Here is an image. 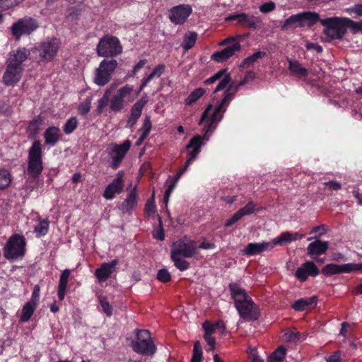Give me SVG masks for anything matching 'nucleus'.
Listing matches in <instances>:
<instances>
[{
	"label": "nucleus",
	"instance_id": "51",
	"mask_svg": "<svg viewBox=\"0 0 362 362\" xmlns=\"http://www.w3.org/2000/svg\"><path fill=\"white\" fill-rule=\"evenodd\" d=\"M157 279L162 282H168L171 279V275L166 269H161L158 272Z\"/></svg>",
	"mask_w": 362,
	"mask_h": 362
},
{
	"label": "nucleus",
	"instance_id": "41",
	"mask_svg": "<svg viewBox=\"0 0 362 362\" xmlns=\"http://www.w3.org/2000/svg\"><path fill=\"white\" fill-rule=\"evenodd\" d=\"M171 259L173 261L175 266L180 271H185L189 267V264L182 257L171 255Z\"/></svg>",
	"mask_w": 362,
	"mask_h": 362
},
{
	"label": "nucleus",
	"instance_id": "19",
	"mask_svg": "<svg viewBox=\"0 0 362 362\" xmlns=\"http://www.w3.org/2000/svg\"><path fill=\"white\" fill-rule=\"evenodd\" d=\"M319 274V269L316 265L310 261L303 263L295 274L296 277L300 281H305L308 276H316Z\"/></svg>",
	"mask_w": 362,
	"mask_h": 362
},
{
	"label": "nucleus",
	"instance_id": "18",
	"mask_svg": "<svg viewBox=\"0 0 362 362\" xmlns=\"http://www.w3.org/2000/svg\"><path fill=\"white\" fill-rule=\"evenodd\" d=\"M356 272L355 263L344 264H328L322 269V273L325 276Z\"/></svg>",
	"mask_w": 362,
	"mask_h": 362
},
{
	"label": "nucleus",
	"instance_id": "12",
	"mask_svg": "<svg viewBox=\"0 0 362 362\" xmlns=\"http://www.w3.org/2000/svg\"><path fill=\"white\" fill-rule=\"evenodd\" d=\"M37 28L38 23L35 19L30 17H25L14 23L12 25L11 30L12 35L16 39H19L24 35H30Z\"/></svg>",
	"mask_w": 362,
	"mask_h": 362
},
{
	"label": "nucleus",
	"instance_id": "3",
	"mask_svg": "<svg viewBox=\"0 0 362 362\" xmlns=\"http://www.w3.org/2000/svg\"><path fill=\"white\" fill-rule=\"evenodd\" d=\"M319 20V15L315 12H301L291 16L282 25L281 30L295 29L298 27H310Z\"/></svg>",
	"mask_w": 362,
	"mask_h": 362
},
{
	"label": "nucleus",
	"instance_id": "30",
	"mask_svg": "<svg viewBox=\"0 0 362 362\" xmlns=\"http://www.w3.org/2000/svg\"><path fill=\"white\" fill-rule=\"evenodd\" d=\"M60 130L58 127H51L45 132V143L49 146H54L59 139Z\"/></svg>",
	"mask_w": 362,
	"mask_h": 362
},
{
	"label": "nucleus",
	"instance_id": "61",
	"mask_svg": "<svg viewBox=\"0 0 362 362\" xmlns=\"http://www.w3.org/2000/svg\"><path fill=\"white\" fill-rule=\"evenodd\" d=\"M323 185L325 186H328L329 189L334 190V191L339 190L341 188V185L337 180H331L329 182H325L323 183Z\"/></svg>",
	"mask_w": 362,
	"mask_h": 362
},
{
	"label": "nucleus",
	"instance_id": "14",
	"mask_svg": "<svg viewBox=\"0 0 362 362\" xmlns=\"http://www.w3.org/2000/svg\"><path fill=\"white\" fill-rule=\"evenodd\" d=\"M130 146L131 142L129 140H126L122 144L113 145L111 148H108L109 155L112 159L110 165L112 168L116 169L118 168Z\"/></svg>",
	"mask_w": 362,
	"mask_h": 362
},
{
	"label": "nucleus",
	"instance_id": "35",
	"mask_svg": "<svg viewBox=\"0 0 362 362\" xmlns=\"http://www.w3.org/2000/svg\"><path fill=\"white\" fill-rule=\"evenodd\" d=\"M266 56V52L258 51L253 54L246 57L241 63L240 67H249L252 65L257 59H262Z\"/></svg>",
	"mask_w": 362,
	"mask_h": 362
},
{
	"label": "nucleus",
	"instance_id": "39",
	"mask_svg": "<svg viewBox=\"0 0 362 362\" xmlns=\"http://www.w3.org/2000/svg\"><path fill=\"white\" fill-rule=\"evenodd\" d=\"M224 323L223 321L217 322L214 324H211L209 322L206 321L203 323L202 327L204 329V334H212L216 329H219L221 327H223Z\"/></svg>",
	"mask_w": 362,
	"mask_h": 362
},
{
	"label": "nucleus",
	"instance_id": "44",
	"mask_svg": "<svg viewBox=\"0 0 362 362\" xmlns=\"http://www.w3.org/2000/svg\"><path fill=\"white\" fill-rule=\"evenodd\" d=\"M11 181L9 173L6 170H0V189L7 187Z\"/></svg>",
	"mask_w": 362,
	"mask_h": 362
},
{
	"label": "nucleus",
	"instance_id": "26",
	"mask_svg": "<svg viewBox=\"0 0 362 362\" xmlns=\"http://www.w3.org/2000/svg\"><path fill=\"white\" fill-rule=\"evenodd\" d=\"M304 236L305 234H300L298 232L291 233L288 231H286L281 233L280 235L275 238L271 242L273 244L274 247L275 245H284L291 242L295 241L296 240L301 239Z\"/></svg>",
	"mask_w": 362,
	"mask_h": 362
},
{
	"label": "nucleus",
	"instance_id": "52",
	"mask_svg": "<svg viewBox=\"0 0 362 362\" xmlns=\"http://www.w3.org/2000/svg\"><path fill=\"white\" fill-rule=\"evenodd\" d=\"M211 59L216 62H223L226 60V48H224L220 52L214 53L211 55Z\"/></svg>",
	"mask_w": 362,
	"mask_h": 362
},
{
	"label": "nucleus",
	"instance_id": "42",
	"mask_svg": "<svg viewBox=\"0 0 362 362\" xmlns=\"http://www.w3.org/2000/svg\"><path fill=\"white\" fill-rule=\"evenodd\" d=\"M78 127V120L76 117L69 118L64 126V132L66 134H71Z\"/></svg>",
	"mask_w": 362,
	"mask_h": 362
},
{
	"label": "nucleus",
	"instance_id": "24",
	"mask_svg": "<svg viewBox=\"0 0 362 362\" xmlns=\"http://www.w3.org/2000/svg\"><path fill=\"white\" fill-rule=\"evenodd\" d=\"M118 264L117 259L111 262L103 263L95 270V274L100 282L107 280L113 273L115 266Z\"/></svg>",
	"mask_w": 362,
	"mask_h": 362
},
{
	"label": "nucleus",
	"instance_id": "50",
	"mask_svg": "<svg viewBox=\"0 0 362 362\" xmlns=\"http://www.w3.org/2000/svg\"><path fill=\"white\" fill-rule=\"evenodd\" d=\"M247 354L250 362H264L263 359L258 355L257 350L255 348L250 347Z\"/></svg>",
	"mask_w": 362,
	"mask_h": 362
},
{
	"label": "nucleus",
	"instance_id": "21",
	"mask_svg": "<svg viewBox=\"0 0 362 362\" xmlns=\"http://www.w3.org/2000/svg\"><path fill=\"white\" fill-rule=\"evenodd\" d=\"M235 20L243 26L251 28H256L260 23L259 18L254 16H249L245 13H240L235 15L228 16V21Z\"/></svg>",
	"mask_w": 362,
	"mask_h": 362
},
{
	"label": "nucleus",
	"instance_id": "56",
	"mask_svg": "<svg viewBox=\"0 0 362 362\" xmlns=\"http://www.w3.org/2000/svg\"><path fill=\"white\" fill-rule=\"evenodd\" d=\"M151 122L150 117H146L144 124L142 126V128L141 129V131H142V133L144 134V136H147L151 131Z\"/></svg>",
	"mask_w": 362,
	"mask_h": 362
},
{
	"label": "nucleus",
	"instance_id": "20",
	"mask_svg": "<svg viewBox=\"0 0 362 362\" xmlns=\"http://www.w3.org/2000/svg\"><path fill=\"white\" fill-rule=\"evenodd\" d=\"M272 249L273 244L272 242L251 243L242 250V253L244 255L252 256Z\"/></svg>",
	"mask_w": 362,
	"mask_h": 362
},
{
	"label": "nucleus",
	"instance_id": "48",
	"mask_svg": "<svg viewBox=\"0 0 362 362\" xmlns=\"http://www.w3.org/2000/svg\"><path fill=\"white\" fill-rule=\"evenodd\" d=\"M165 69V65L159 64L153 69L152 72L147 77L150 81L153 78H159L163 74Z\"/></svg>",
	"mask_w": 362,
	"mask_h": 362
},
{
	"label": "nucleus",
	"instance_id": "7",
	"mask_svg": "<svg viewBox=\"0 0 362 362\" xmlns=\"http://www.w3.org/2000/svg\"><path fill=\"white\" fill-rule=\"evenodd\" d=\"M320 23L325 26L324 33L332 39H341L346 33L344 18H327L322 19Z\"/></svg>",
	"mask_w": 362,
	"mask_h": 362
},
{
	"label": "nucleus",
	"instance_id": "16",
	"mask_svg": "<svg viewBox=\"0 0 362 362\" xmlns=\"http://www.w3.org/2000/svg\"><path fill=\"white\" fill-rule=\"evenodd\" d=\"M192 8L188 4H181L173 7L169 13V18L175 24H182L192 13Z\"/></svg>",
	"mask_w": 362,
	"mask_h": 362
},
{
	"label": "nucleus",
	"instance_id": "37",
	"mask_svg": "<svg viewBox=\"0 0 362 362\" xmlns=\"http://www.w3.org/2000/svg\"><path fill=\"white\" fill-rule=\"evenodd\" d=\"M240 45L236 38L228 37V59L240 52Z\"/></svg>",
	"mask_w": 362,
	"mask_h": 362
},
{
	"label": "nucleus",
	"instance_id": "53",
	"mask_svg": "<svg viewBox=\"0 0 362 362\" xmlns=\"http://www.w3.org/2000/svg\"><path fill=\"white\" fill-rule=\"evenodd\" d=\"M69 275H70V271L69 269H66L62 272V273L60 276V279H59V286H58L59 287L66 288Z\"/></svg>",
	"mask_w": 362,
	"mask_h": 362
},
{
	"label": "nucleus",
	"instance_id": "31",
	"mask_svg": "<svg viewBox=\"0 0 362 362\" xmlns=\"http://www.w3.org/2000/svg\"><path fill=\"white\" fill-rule=\"evenodd\" d=\"M147 103V97L146 95L143 96L132 106L130 116L139 119L141 117L144 107L146 105Z\"/></svg>",
	"mask_w": 362,
	"mask_h": 362
},
{
	"label": "nucleus",
	"instance_id": "9",
	"mask_svg": "<svg viewBox=\"0 0 362 362\" xmlns=\"http://www.w3.org/2000/svg\"><path fill=\"white\" fill-rule=\"evenodd\" d=\"M117 64V60L114 59H103L95 71V83L100 86L107 84L110 81V76L114 73Z\"/></svg>",
	"mask_w": 362,
	"mask_h": 362
},
{
	"label": "nucleus",
	"instance_id": "17",
	"mask_svg": "<svg viewBox=\"0 0 362 362\" xmlns=\"http://www.w3.org/2000/svg\"><path fill=\"white\" fill-rule=\"evenodd\" d=\"M6 69L3 76V82L6 86H13L21 78L23 66H16L6 64Z\"/></svg>",
	"mask_w": 362,
	"mask_h": 362
},
{
	"label": "nucleus",
	"instance_id": "23",
	"mask_svg": "<svg viewBox=\"0 0 362 362\" xmlns=\"http://www.w3.org/2000/svg\"><path fill=\"white\" fill-rule=\"evenodd\" d=\"M29 49L25 48L18 49L9 54L6 64H13L16 66H23V62L30 55Z\"/></svg>",
	"mask_w": 362,
	"mask_h": 362
},
{
	"label": "nucleus",
	"instance_id": "27",
	"mask_svg": "<svg viewBox=\"0 0 362 362\" xmlns=\"http://www.w3.org/2000/svg\"><path fill=\"white\" fill-rule=\"evenodd\" d=\"M137 205L136 188L134 187L127 198L120 204L119 210L122 213L130 214Z\"/></svg>",
	"mask_w": 362,
	"mask_h": 362
},
{
	"label": "nucleus",
	"instance_id": "54",
	"mask_svg": "<svg viewBox=\"0 0 362 362\" xmlns=\"http://www.w3.org/2000/svg\"><path fill=\"white\" fill-rule=\"evenodd\" d=\"M40 286L35 285L34 286V288H33V291L32 293L31 299L29 302L33 305H37V304L39 303V299H40Z\"/></svg>",
	"mask_w": 362,
	"mask_h": 362
},
{
	"label": "nucleus",
	"instance_id": "22",
	"mask_svg": "<svg viewBox=\"0 0 362 362\" xmlns=\"http://www.w3.org/2000/svg\"><path fill=\"white\" fill-rule=\"evenodd\" d=\"M328 247L329 243L327 241H322L317 239L308 245L307 247V252L310 257L314 258L317 256L325 254L327 252Z\"/></svg>",
	"mask_w": 362,
	"mask_h": 362
},
{
	"label": "nucleus",
	"instance_id": "10",
	"mask_svg": "<svg viewBox=\"0 0 362 362\" xmlns=\"http://www.w3.org/2000/svg\"><path fill=\"white\" fill-rule=\"evenodd\" d=\"M197 249V243L187 238L184 237L182 239L173 243L171 250V255H176L184 258H189L192 257Z\"/></svg>",
	"mask_w": 362,
	"mask_h": 362
},
{
	"label": "nucleus",
	"instance_id": "15",
	"mask_svg": "<svg viewBox=\"0 0 362 362\" xmlns=\"http://www.w3.org/2000/svg\"><path fill=\"white\" fill-rule=\"evenodd\" d=\"M123 177L124 172H118L116 177L106 187L103 194L106 199L111 200L123 191L124 187Z\"/></svg>",
	"mask_w": 362,
	"mask_h": 362
},
{
	"label": "nucleus",
	"instance_id": "58",
	"mask_svg": "<svg viewBox=\"0 0 362 362\" xmlns=\"http://www.w3.org/2000/svg\"><path fill=\"white\" fill-rule=\"evenodd\" d=\"M255 209V204L250 202L247 204L244 207L240 209V211L243 214V216L251 214L254 212Z\"/></svg>",
	"mask_w": 362,
	"mask_h": 362
},
{
	"label": "nucleus",
	"instance_id": "8",
	"mask_svg": "<svg viewBox=\"0 0 362 362\" xmlns=\"http://www.w3.org/2000/svg\"><path fill=\"white\" fill-rule=\"evenodd\" d=\"M132 349L138 354L148 356L155 353L156 347L148 330H138L137 340L132 344Z\"/></svg>",
	"mask_w": 362,
	"mask_h": 362
},
{
	"label": "nucleus",
	"instance_id": "29",
	"mask_svg": "<svg viewBox=\"0 0 362 362\" xmlns=\"http://www.w3.org/2000/svg\"><path fill=\"white\" fill-rule=\"evenodd\" d=\"M288 70L293 76L298 78H305L308 74V70L296 60H289Z\"/></svg>",
	"mask_w": 362,
	"mask_h": 362
},
{
	"label": "nucleus",
	"instance_id": "34",
	"mask_svg": "<svg viewBox=\"0 0 362 362\" xmlns=\"http://www.w3.org/2000/svg\"><path fill=\"white\" fill-rule=\"evenodd\" d=\"M286 350L283 346H279L268 358V362H283Z\"/></svg>",
	"mask_w": 362,
	"mask_h": 362
},
{
	"label": "nucleus",
	"instance_id": "25",
	"mask_svg": "<svg viewBox=\"0 0 362 362\" xmlns=\"http://www.w3.org/2000/svg\"><path fill=\"white\" fill-rule=\"evenodd\" d=\"M205 136H202L200 135H196L192 137L189 144L186 146V148L192 151H189L188 155L190 160H194L197 158L199 153L201 151V147L204 145L203 140Z\"/></svg>",
	"mask_w": 362,
	"mask_h": 362
},
{
	"label": "nucleus",
	"instance_id": "6",
	"mask_svg": "<svg viewBox=\"0 0 362 362\" xmlns=\"http://www.w3.org/2000/svg\"><path fill=\"white\" fill-rule=\"evenodd\" d=\"M25 239L23 235L15 234L10 237L4 248V257L8 259H15L24 256Z\"/></svg>",
	"mask_w": 362,
	"mask_h": 362
},
{
	"label": "nucleus",
	"instance_id": "62",
	"mask_svg": "<svg viewBox=\"0 0 362 362\" xmlns=\"http://www.w3.org/2000/svg\"><path fill=\"white\" fill-rule=\"evenodd\" d=\"M243 216V214L238 210L229 220H228V226H231L240 220Z\"/></svg>",
	"mask_w": 362,
	"mask_h": 362
},
{
	"label": "nucleus",
	"instance_id": "60",
	"mask_svg": "<svg viewBox=\"0 0 362 362\" xmlns=\"http://www.w3.org/2000/svg\"><path fill=\"white\" fill-rule=\"evenodd\" d=\"M226 72V69H222L220 71H218V73H216V74H214V76H212L211 77L207 78L205 81H204V83L205 84H211V83H214L215 81H218V79H220L223 76V74H225Z\"/></svg>",
	"mask_w": 362,
	"mask_h": 362
},
{
	"label": "nucleus",
	"instance_id": "11",
	"mask_svg": "<svg viewBox=\"0 0 362 362\" xmlns=\"http://www.w3.org/2000/svg\"><path fill=\"white\" fill-rule=\"evenodd\" d=\"M133 90L134 88L130 85L120 88L110 100V109L111 111L118 112L124 107L126 100L127 102L132 101L134 98H131V95Z\"/></svg>",
	"mask_w": 362,
	"mask_h": 362
},
{
	"label": "nucleus",
	"instance_id": "45",
	"mask_svg": "<svg viewBox=\"0 0 362 362\" xmlns=\"http://www.w3.org/2000/svg\"><path fill=\"white\" fill-rule=\"evenodd\" d=\"M100 304L103 308V312L108 316H111L112 315V307L108 302L107 299L105 296H101L99 298Z\"/></svg>",
	"mask_w": 362,
	"mask_h": 362
},
{
	"label": "nucleus",
	"instance_id": "63",
	"mask_svg": "<svg viewBox=\"0 0 362 362\" xmlns=\"http://www.w3.org/2000/svg\"><path fill=\"white\" fill-rule=\"evenodd\" d=\"M319 233V236L322 235L326 233V227L325 225H320L317 226H315L310 230V234Z\"/></svg>",
	"mask_w": 362,
	"mask_h": 362
},
{
	"label": "nucleus",
	"instance_id": "64",
	"mask_svg": "<svg viewBox=\"0 0 362 362\" xmlns=\"http://www.w3.org/2000/svg\"><path fill=\"white\" fill-rule=\"evenodd\" d=\"M305 47L308 50L315 49L317 52L320 53L322 52V47L321 45L313 42H307Z\"/></svg>",
	"mask_w": 362,
	"mask_h": 362
},
{
	"label": "nucleus",
	"instance_id": "36",
	"mask_svg": "<svg viewBox=\"0 0 362 362\" xmlns=\"http://www.w3.org/2000/svg\"><path fill=\"white\" fill-rule=\"evenodd\" d=\"M49 221L47 219H39V223L35 226L34 231L37 236L45 235L49 230Z\"/></svg>",
	"mask_w": 362,
	"mask_h": 362
},
{
	"label": "nucleus",
	"instance_id": "47",
	"mask_svg": "<svg viewBox=\"0 0 362 362\" xmlns=\"http://www.w3.org/2000/svg\"><path fill=\"white\" fill-rule=\"evenodd\" d=\"M110 101L108 91H106L105 93L103 95L101 98L98 100L97 111L98 114H101L104 110V108L108 105Z\"/></svg>",
	"mask_w": 362,
	"mask_h": 362
},
{
	"label": "nucleus",
	"instance_id": "13",
	"mask_svg": "<svg viewBox=\"0 0 362 362\" xmlns=\"http://www.w3.org/2000/svg\"><path fill=\"white\" fill-rule=\"evenodd\" d=\"M59 48V40L56 38H51L42 42L36 49L38 52L40 59L48 62L52 60L56 57Z\"/></svg>",
	"mask_w": 362,
	"mask_h": 362
},
{
	"label": "nucleus",
	"instance_id": "1",
	"mask_svg": "<svg viewBox=\"0 0 362 362\" xmlns=\"http://www.w3.org/2000/svg\"><path fill=\"white\" fill-rule=\"evenodd\" d=\"M229 288L231 298L241 317L249 320L258 319V309L246 291L237 284H230Z\"/></svg>",
	"mask_w": 362,
	"mask_h": 362
},
{
	"label": "nucleus",
	"instance_id": "46",
	"mask_svg": "<svg viewBox=\"0 0 362 362\" xmlns=\"http://www.w3.org/2000/svg\"><path fill=\"white\" fill-rule=\"evenodd\" d=\"M346 12L354 17L362 16V4H354L346 8Z\"/></svg>",
	"mask_w": 362,
	"mask_h": 362
},
{
	"label": "nucleus",
	"instance_id": "40",
	"mask_svg": "<svg viewBox=\"0 0 362 362\" xmlns=\"http://www.w3.org/2000/svg\"><path fill=\"white\" fill-rule=\"evenodd\" d=\"M345 26H348L351 30L352 33H356L358 32L362 33V21L359 22L354 21L349 18H344Z\"/></svg>",
	"mask_w": 362,
	"mask_h": 362
},
{
	"label": "nucleus",
	"instance_id": "59",
	"mask_svg": "<svg viewBox=\"0 0 362 362\" xmlns=\"http://www.w3.org/2000/svg\"><path fill=\"white\" fill-rule=\"evenodd\" d=\"M275 9V4L273 1H269L263 4L259 7V11L262 13H269Z\"/></svg>",
	"mask_w": 362,
	"mask_h": 362
},
{
	"label": "nucleus",
	"instance_id": "33",
	"mask_svg": "<svg viewBox=\"0 0 362 362\" xmlns=\"http://www.w3.org/2000/svg\"><path fill=\"white\" fill-rule=\"evenodd\" d=\"M197 38V34L194 31H188L187 32L183 37V44L182 47L185 50H189L191 49L195 44Z\"/></svg>",
	"mask_w": 362,
	"mask_h": 362
},
{
	"label": "nucleus",
	"instance_id": "32",
	"mask_svg": "<svg viewBox=\"0 0 362 362\" xmlns=\"http://www.w3.org/2000/svg\"><path fill=\"white\" fill-rule=\"evenodd\" d=\"M36 308V305L30 302L26 303L22 308L20 321L28 322L33 315Z\"/></svg>",
	"mask_w": 362,
	"mask_h": 362
},
{
	"label": "nucleus",
	"instance_id": "28",
	"mask_svg": "<svg viewBox=\"0 0 362 362\" xmlns=\"http://www.w3.org/2000/svg\"><path fill=\"white\" fill-rule=\"evenodd\" d=\"M317 298L315 296L303 298L297 300L292 305V308L296 311H303L317 305Z\"/></svg>",
	"mask_w": 362,
	"mask_h": 362
},
{
	"label": "nucleus",
	"instance_id": "5",
	"mask_svg": "<svg viewBox=\"0 0 362 362\" xmlns=\"http://www.w3.org/2000/svg\"><path fill=\"white\" fill-rule=\"evenodd\" d=\"M122 52V46L117 37L105 35L97 45L98 55L103 57H113Z\"/></svg>",
	"mask_w": 362,
	"mask_h": 362
},
{
	"label": "nucleus",
	"instance_id": "43",
	"mask_svg": "<svg viewBox=\"0 0 362 362\" xmlns=\"http://www.w3.org/2000/svg\"><path fill=\"white\" fill-rule=\"evenodd\" d=\"M202 360V349L199 341L194 344L193 354L190 362H201Z\"/></svg>",
	"mask_w": 362,
	"mask_h": 362
},
{
	"label": "nucleus",
	"instance_id": "38",
	"mask_svg": "<svg viewBox=\"0 0 362 362\" xmlns=\"http://www.w3.org/2000/svg\"><path fill=\"white\" fill-rule=\"evenodd\" d=\"M205 93L204 89L198 88L194 89L189 95L185 99V105H191L198 100Z\"/></svg>",
	"mask_w": 362,
	"mask_h": 362
},
{
	"label": "nucleus",
	"instance_id": "4",
	"mask_svg": "<svg viewBox=\"0 0 362 362\" xmlns=\"http://www.w3.org/2000/svg\"><path fill=\"white\" fill-rule=\"evenodd\" d=\"M42 145L40 141L33 142L28 151V174L33 178L38 177L42 170Z\"/></svg>",
	"mask_w": 362,
	"mask_h": 362
},
{
	"label": "nucleus",
	"instance_id": "55",
	"mask_svg": "<svg viewBox=\"0 0 362 362\" xmlns=\"http://www.w3.org/2000/svg\"><path fill=\"white\" fill-rule=\"evenodd\" d=\"M228 101L230 99V95L233 94V93L237 90V88L244 83V82L239 83L238 85H235L234 83H232L229 85L230 78L229 74H228Z\"/></svg>",
	"mask_w": 362,
	"mask_h": 362
},
{
	"label": "nucleus",
	"instance_id": "57",
	"mask_svg": "<svg viewBox=\"0 0 362 362\" xmlns=\"http://www.w3.org/2000/svg\"><path fill=\"white\" fill-rule=\"evenodd\" d=\"M90 110V101L89 100H86L83 103H82L78 106V112L82 115H86Z\"/></svg>",
	"mask_w": 362,
	"mask_h": 362
},
{
	"label": "nucleus",
	"instance_id": "49",
	"mask_svg": "<svg viewBox=\"0 0 362 362\" xmlns=\"http://www.w3.org/2000/svg\"><path fill=\"white\" fill-rule=\"evenodd\" d=\"M145 211L148 216H153L156 214V206L154 203V194H153L151 199L148 201V202L146 204Z\"/></svg>",
	"mask_w": 362,
	"mask_h": 362
},
{
	"label": "nucleus",
	"instance_id": "2",
	"mask_svg": "<svg viewBox=\"0 0 362 362\" xmlns=\"http://www.w3.org/2000/svg\"><path fill=\"white\" fill-rule=\"evenodd\" d=\"M212 101L213 104L209 105L202 113L199 123L203 125L205 135L223 117L226 111V90L223 91L221 99L216 100L214 97Z\"/></svg>",
	"mask_w": 362,
	"mask_h": 362
}]
</instances>
